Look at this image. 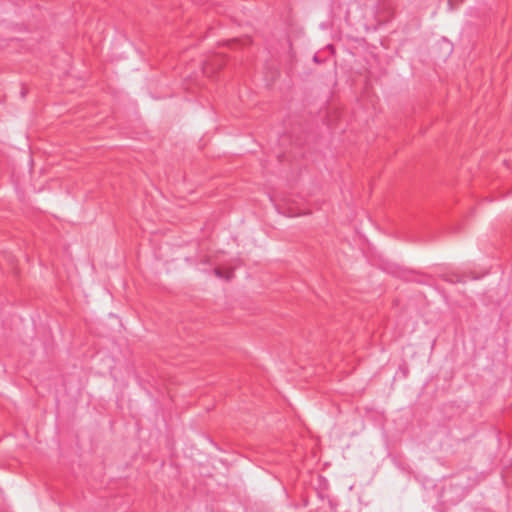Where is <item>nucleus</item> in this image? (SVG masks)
<instances>
[{
  "label": "nucleus",
  "instance_id": "obj_1",
  "mask_svg": "<svg viewBox=\"0 0 512 512\" xmlns=\"http://www.w3.org/2000/svg\"><path fill=\"white\" fill-rule=\"evenodd\" d=\"M215 272H216L217 275H220V270L219 269H216Z\"/></svg>",
  "mask_w": 512,
  "mask_h": 512
}]
</instances>
